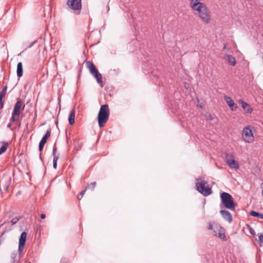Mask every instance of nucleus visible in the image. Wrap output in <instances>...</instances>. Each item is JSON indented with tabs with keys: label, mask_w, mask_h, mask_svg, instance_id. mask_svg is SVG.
Masks as SVG:
<instances>
[{
	"label": "nucleus",
	"mask_w": 263,
	"mask_h": 263,
	"mask_svg": "<svg viewBox=\"0 0 263 263\" xmlns=\"http://www.w3.org/2000/svg\"><path fill=\"white\" fill-rule=\"evenodd\" d=\"M260 213H259L257 212H255L254 211H251L250 212V215L253 217H257L260 216Z\"/></svg>",
	"instance_id": "nucleus-27"
},
{
	"label": "nucleus",
	"mask_w": 263,
	"mask_h": 263,
	"mask_svg": "<svg viewBox=\"0 0 263 263\" xmlns=\"http://www.w3.org/2000/svg\"><path fill=\"white\" fill-rule=\"evenodd\" d=\"M74 118H75V109H72L69 114V118H68V122L70 125H73L74 123Z\"/></svg>",
	"instance_id": "nucleus-16"
},
{
	"label": "nucleus",
	"mask_w": 263,
	"mask_h": 263,
	"mask_svg": "<svg viewBox=\"0 0 263 263\" xmlns=\"http://www.w3.org/2000/svg\"><path fill=\"white\" fill-rule=\"evenodd\" d=\"M109 114V109L107 104H104L101 106L98 115V121L100 127H103L107 122Z\"/></svg>",
	"instance_id": "nucleus-1"
},
{
	"label": "nucleus",
	"mask_w": 263,
	"mask_h": 263,
	"mask_svg": "<svg viewBox=\"0 0 263 263\" xmlns=\"http://www.w3.org/2000/svg\"><path fill=\"white\" fill-rule=\"evenodd\" d=\"M261 195H262V196L263 197V191H262Z\"/></svg>",
	"instance_id": "nucleus-40"
},
{
	"label": "nucleus",
	"mask_w": 263,
	"mask_h": 263,
	"mask_svg": "<svg viewBox=\"0 0 263 263\" xmlns=\"http://www.w3.org/2000/svg\"><path fill=\"white\" fill-rule=\"evenodd\" d=\"M7 87L5 86L2 91L0 92V98H4L5 96L6 91H7Z\"/></svg>",
	"instance_id": "nucleus-24"
},
{
	"label": "nucleus",
	"mask_w": 263,
	"mask_h": 263,
	"mask_svg": "<svg viewBox=\"0 0 263 263\" xmlns=\"http://www.w3.org/2000/svg\"><path fill=\"white\" fill-rule=\"evenodd\" d=\"M197 190L204 196H208L212 193V190L208 186L207 181L200 178L196 179Z\"/></svg>",
	"instance_id": "nucleus-3"
},
{
	"label": "nucleus",
	"mask_w": 263,
	"mask_h": 263,
	"mask_svg": "<svg viewBox=\"0 0 263 263\" xmlns=\"http://www.w3.org/2000/svg\"><path fill=\"white\" fill-rule=\"evenodd\" d=\"M190 2H191L192 0H190Z\"/></svg>",
	"instance_id": "nucleus-41"
},
{
	"label": "nucleus",
	"mask_w": 263,
	"mask_h": 263,
	"mask_svg": "<svg viewBox=\"0 0 263 263\" xmlns=\"http://www.w3.org/2000/svg\"><path fill=\"white\" fill-rule=\"evenodd\" d=\"M67 5L73 10H80L82 8L81 0H68Z\"/></svg>",
	"instance_id": "nucleus-8"
},
{
	"label": "nucleus",
	"mask_w": 263,
	"mask_h": 263,
	"mask_svg": "<svg viewBox=\"0 0 263 263\" xmlns=\"http://www.w3.org/2000/svg\"><path fill=\"white\" fill-rule=\"evenodd\" d=\"M1 143L2 145L0 148V155L5 152L9 146V143L7 142H2Z\"/></svg>",
	"instance_id": "nucleus-19"
},
{
	"label": "nucleus",
	"mask_w": 263,
	"mask_h": 263,
	"mask_svg": "<svg viewBox=\"0 0 263 263\" xmlns=\"http://www.w3.org/2000/svg\"><path fill=\"white\" fill-rule=\"evenodd\" d=\"M41 218L42 219H45L46 218V215L45 214H42L41 215Z\"/></svg>",
	"instance_id": "nucleus-34"
},
{
	"label": "nucleus",
	"mask_w": 263,
	"mask_h": 263,
	"mask_svg": "<svg viewBox=\"0 0 263 263\" xmlns=\"http://www.w3.org/2000/svg\"><path fill=\"white\" fill-rule=\"evenodd\" d=\"M242 136L246 142L251 143L254 141V136L252 131L249 126L243 128Z\"/></svg>",
	"instance_id": "nucleus-6"
},
{
	"label": "nucleus",
	"mask_w": 263,
	"mask_h": 263,
	"mask_svg": "<svg viewBox=\"0 0 263 263\" xmlns=\"http://www.w3.org/2000/svg\"><path fill=\"white\" fill-rule=\"evenodd\" d=\"M78 198L79 200H81V198L79 197V196H78Z\"/></svg>",
	"instance_id": "nucleus-39"
},
{
	"label": "nucleus",
	"mask_w": 263,
	"mask_h": 263,
	"mask_svg": "<svg viewBox=\"0 0 263 263\" xmlns=\"http://www.w3.org/2000/svg\"><path fill=\"white\" fill-rule=\"evenodd\" d=\"M214 234L215 236L218 237L220 239H221L223 240H227V238L224 235V233L223 230L220 231L218 234H217L216 233V232L215 231H214Z\"/></svg>",
	"instance_id": "nucleus-20"
},
{
	"label": "nucleus",
	"mask_w": 263,
	"mask_h": 263,
	"mask_svg": "<svg viewBox=\"0 0 263 263\" xmlns=\"http://www.w3.org/2000/svg\"><path fill=\"white\" fill-rule=\"evenodd\" d=\"M260 187H261V189H262V191H263V182H262V183L260 184Z\"/></svg>",
	"instance_id": "nucleus-36"
},
{
	"label": "nucleus",
	"mask_w": 263,
	"mask_h": 263,
	"mask_svg": "<svg viewBox=\"0 0 263 263\" xmlns=\"http://www.w3.org/2000/svg\"><path fill=\"white\" fill-rule=\"evenodd\" d=\"M58 156H54L53 159V167L54 168H56L57 167V161L58 160Z\"/></svg>",
	"instance_id": "nucleus-26"
},
{
	"label": "nucleus",
	"mask_w": 263,
	"mask_h": 263,
	"mask_svg": "<svg viewBox=\"0 0 263 263\" xmlns=\"http://www.w3.org/2000/svg\"><path fill=\"white\" fill-rule=\"evenodd\" d=\"M226 162L230 167L235 170L239 168V164L234 159V156L232 154L228 153L226 155Z\"/></svg>",
	"instance_id": "nucleus-7"
},
{
	"label": "nucleus",
	"mask_w": 263,
	"mask_h": 263,
	"mask_svg": "<svg viewBox=\"0 0 263 263\" xmlns=\"http://www.w3.org/2000/svg\"><path fill=\"white\" fill-rule=\"evenodd\" d=\"M17 76L18 78L22 77L23 74V64L22 62L18 63L17 65Z\"/></svg>",
	"instance_id": "nucleus-18"
},
{
	"label": "nucleus",
	"mask_w": 263,
	"mask_h": 263,
	"mask_svg": "<svg viewBox=\"0 0 263 263\" xmlns=\"http://www.w3.org/2000/svg\"><path fill=\"white\" fill-rule=\"evenodd\" d=\"M206 5L204 3H201L199 6H197V7L193 8L192 9L195 11H197L198 12V15L201 14V12H203L204 10L206 8Z\"/></svg>",
	"instance_id": "nucleus-17"
},
{
	"label": "nucleus",
	"mask_w": 263,
	"mask_h": 263,
	"mask_svg": "<svg viewBox=\"0 0 263 263\" xmlns=\"http://www.w3.org/2000/svg\"><path fill=\"white\" fill-rule=\"evenodd\" d=\"M203 11V12H201V13L200 14L199 16L202 22H203L205 24H209L211 21L210 12L209 11L207 8Z\"/></svg>",
	"instance_id": "nucleus-9"
},
{
	"label": "nucleus",
	"mask_w": 263,
	"mask_h": 263,
	"mask_svg": "<svg viewBox=\"0 0 263 263\" xmlns=\"http://www.w3.org/2000/svg\"><path fill=\"white\" fill-rule=\"evenodd\" d=\"M228 58V62L232 66H234L236 64L235 58L231 55H227Z\"/></svg>",
	"instance_id": "nucleus-22"
},
{
	"label": "nucleus",
	"mask_w": 263,
	"mask_h": 263,
	"mask_svg": "<svg viewBox=\"0 0 263 263\" xmlns=\"http://www.w3.org/2000/svg\"><path fill=\"white\" fill-rule=\"evenodd\" d=\"M7 127L9 128H10L11 130H12V128L11 127V123H9L8 125H7Z\"/></svg>",
	"instance_id": "nucleus-35"
},
{
	"label": "nucleus",
	"mask_w": 263,
	"mask_h": 263,
	"mask_svg": "<svg viewBox=\"0 0 263 263\" xmlns=\"http://www.w3.org/2000/svg\"><path fill=\"white\" fill-rule=\"evenodd\" d=\"M96 184H97V183L95 181L91 182L90 183L88 184L87 189H90L91 190H93L95 187L96 186Z\"/></svg>",
	"instance_id": "nucleus-23"
},
{
	"label": "nucleus",
	"mask_w": 263,
	"mask_h": 263,
	"mask_svg": "<svg viewBox=\"0 0 263 263\" xmlns=\"http://www.w3.org/2000/svg\"><path fill=\"white\" fill-rule=\"evenodd\" d=\"M258 242L259 246H261L263 245V234L260 233L258 234Z\"/></svg>",
	"instance_id": "nucleus-25"
},
{
	"label": "nucleus",
	"mask_w": 263,
	"mask_h": 263,
	"mask_svg": "<svg viewBox=\"0 0 263 263\" xmlns=\"http://www.w3.org/2000/svg\"><path fill=\"white\" fill-rule=\"evenodd\" d=\"M10 185V181L8 179H3L0 180V190L7 191Z\"/></svg>",
	"instance_id": "nucleus-14"
},
{
	"label": "nucleus",
	"mask_w": 263,
	"mask_h": 263,
	"mask_svg": "<svg viewBox=\"0 0 263 263\" xmlns=\"http://www.w3.org/2000/svg\"><path fill=\"white\" fill-rule=\"evenodd\" d=\"M213 226L212 224L211 223H209L208 224V229L209 230H212Z\"/></svg>",
	"instance_id": "nucleus-33"
},
{
	"label": "nucleus",
	"mask_w": 263,
	"mask_h": 263,
	"mask_svg": "<svg viewBox=\"0 0 263 263\" xmlns=\"http://www.w3.org/2000/svg\"><path fill=\"white\" fill-rule=\"evenodd\" d=\"M209 119H210V120H213V118H212V116H211V115H210V116H209Z\"/></svg>",
	"instance_id": "nucleus-38"
},
{
	"label": "nucleus",
	"mask_w": 263,
	"mask_h": 263,
	"mask_svg": "<svg viewBox=\"0 0 263 263\" xmlns=\"http://www.w3.org/2000/svg\"><path fill=\"white\" fill-rule=\"evenodd\" d=\"M239 103L241 104L242 107L247 113L251 114L252 112L253 109L252 107L243 100H239Z\"/></svg>",
	"instance_id": "nucleus-15"
},
{
	"label": "nucleus",
	"mask_w": 263,
	"mask_h": 263,
	"mask_svg": "<svg viewBox=\"0 0 263 263\" xmlns=\"http://www.w3.org/2000/svg\"><path fill=\"white\" fill-rule=\"evenodd\" d=\"M201 0H192L190 2V5L192 9L197 7V6H199L200 4H201V2H200Z\"/></svg>",
	"instance_id": "nucleus-21"
},
{
	"label": "nucleus",
	"mask_w": 263,
	"mask_h": 263,
	"mask_svg": "<svg viewBox=\"0 0 263 263\" xmlns=\"http://www.w3.org/2000/svg\"><path fill=\"white\" fill-rule=\"evenodd\" d=\"M51 135V130H47L45 135L43 136L39 143V149L40 152L43 151L45 144L47 142V140L50 137Z\"/></svg>",
	"instance_id": "nucleus-10"
},
{
	"label": "nucleus",
	"mask_w": 263,
	"mask_h": 263,
	"mask_svg": "<svg viewBox=\"0 0 263 263\" xmlns=\"http://www.w3.org/2000/svg\"><path fill=\"white\" fill-rule=\"evenodd\" d=\"M3 99V98H0V109H2L4 106V101Z\"/></svg>",
	"instance_id": "nucleus-31"
},
{
	"label": "nucleus",
	"mask_w": 263,
	"mask_h": 263,
	"mask_svg": "<svg viewBox=\"0 0 263 263\" xmlns=\"http://www.w3.org/2000/svg\"><path fill=\"white\" fill-rule=\"evenodd\" d=\"M86 189L83 190L81 192L80 195H81V197H83V196L84 195V194L86 192Z\"/></svg>",
	"instance_id": "nucleus-32"
},
{
	"label": "nucleus",
	"mask_w": 263,
	"mask_h": 263,
	"mask_svg": "<svg viewBox=\"0 0 263 263\" xmlns=\"http://www.w3.org/2000/svg\"><path fill=\"white\" fill-rule=\"evenodd\" d=\"M224 99L231 110L235 111L237 110L238 108V106L234 103V101L231 98V97L227 96H224Z\"/></svg>",
	"instance_id": "nucleus-12"
},
{
	"label": "nucleus",
	"mask_w": 263,
	"mask_h": 263,
	"mask_svg": "<svg viewBox=\"0 0 263 263\" xmlns=\"http://www.w3.org/2000/svg\"><path fill=\"white\" fill-rule=\"evenodd\" d=\"M220 213L221 215L223 218L224 220L228 221L229 223H231L232 221V216L229 211L225 210H222L220 211Z\"/></svg>",
	"instance_id": "nucleus-13"
},
{
	"label": "nucleus",
	"mask_w": 263,
	"mask_h": 263,
	"mask_svg": "<svg viewBox=\"0 0 263 263\" xmlns=\"http://www.w3.org/2000/svg\"><path fill=\"white\" fill-rule=\"evenodd\" d=\"M86 66L89 70L90 73L96 78L98 83L100 84L102 87V75L98 71L95 64L90 61H87L86 62Z\"/></svg>",
	"instance_id": "nucleus-5"
},
{
	"label": "nucleus",
	"mask_w": 263,
	"mask_h": 263,
	"mask_svg": "<svg viewBox=\"0 0 263 263\" xmlns=\"http://www.w3.org/2000/svg\"><path fill=\"white\" fill-rule=\"evenodd\" d=\"M19 219L20 218L18 217H15L12 219L10 222L12 224H14L19 220Z\"/></svg>",
	"instance_id": "nucleus-29"
},
{
	"label": "nucleus",
	"mask_w": 263,
	"mask_h": 263,
	"mask_svg": "<svg viewBox=\"0 0 263 263\" xmlns=\"http://www.w3.org/2000/svg\"><path fill=\"white\" fill-rule=\"evenodd\" d=\"M259 218H261V219H263V214H260V216H259Z\"/></svg>",
	"instance_id": "nucleus-37"
},
{
	"label": "nucleus",
	"mask_w": 263,
	"mask_h": 263,
	"mask_svg": "<svg viewBox=\"0 0 263 263\" xmlns=\"http://www.w3.org/2000/svg\"><path fill=\"white\" fill-rule=\"evenodd\" d=\"M248 229L249 230V232L253 236L256 235V233L254 229L250 227V226L248 225Z\"/></svg>",
	"instance_id": "nucleus-28"
},
{
	"label": "nucleus",
	"mask_w": 263,
	"mask_h": 263,
	"mask_svg": "<svg viewBox=\"0 0 263 263\" xmlns=\"http://www.w3.org/2000/svg\"><path fill=\"white\" fill-rule=\"evenodd\" d=\"M57 151V148L56 147V145H55V144L54 145L53 147V152H52V155L53 156V157L54 156H58V155H56L55 153Z\"/></svg>",
	"instance_id": "nucleus-30"
},
{
	"label": "nucleus",
	"mask_w": 263,
	"mask_h": 263,
	"mask_svg": "<svg viewBox=\"0 0 263 263\" xmlns=\"http://www.w3.org/2000/svg\"><path fill=\"white\" fill-rule=\"evenodd\" d=\"M23 102L18 99L17 102L14 105V108L12 114V117L10 120V122H14L18 120L22 110L24 109L25 104L22 106Z\"/></svg>",
	"instance_id": "nucleus-4"
},
{
	"label": "nucleus",
	"mask_w": 263,
	"mask_h": 263,
	"mask_svg": "<svg viewBox=\"0 0 263 263\" xmlns=\"http://www.w3.org/2000/svg\"><path fill=\"white\" fill-rule=\"evenodd\" d=\"M220 197L221 203L226 208L233 211L235 210V203L234 202L232 196L230 194L222 192L220 194Z\"/></svg>",
	"instance_id": "nucleus-2"
},
{
	"label": "nucleus",
	"mask_w": 263,
	"mask_h": 263,
	"mask_svg": "<svg viewBox=\"0 0 263 263\" xmlns=\"http://www.w3.org/2000/svg\"><path fill=\"white\" fill-rule=\"evenodd\" d=\"M27 237V233L23 232L21 233V236L19 239L18 244V251L21 252L25 246Z\"/></svg>",
	"instance_id": "nucleus-11"
}]
</instances>
